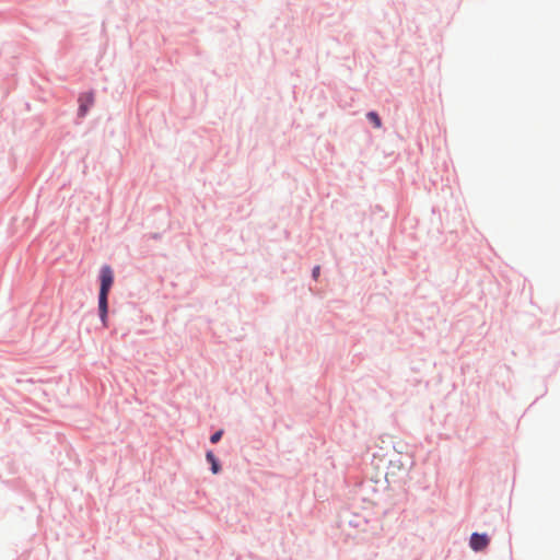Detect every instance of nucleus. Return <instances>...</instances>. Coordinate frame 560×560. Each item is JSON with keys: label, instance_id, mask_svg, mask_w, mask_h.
I'll return each instance as SVG.
<instances>
[{"label": "nucleus", "instance_id": "obj_4", "mask_svg": "<svg viewBox=\"0 0 560 560\" xmlns=\"http://www.w3.org/2000/svg\"><path fill=\"white\" fill-rule=\"evenodd\" d=\"M207 459L211 463V469H212V472H213V474H218V472H219V470H220V466H219V464H218V462H217V459H215V457H214L213 453L208 452V453H207Z\"/></svg>", "mask_w": 560, "mask_h": 560}, {"label": "nucleus", "instance_id": "obj_5", "mask_svg": "<svg viewBox=\"0 0 560 560\" xmlns=\"http://www.w3.org/2000/svg\"><path fill=\"white\" fill-rule=\"evenodd\" d=\"M368 118L371 120L375 128H381L382 122L378 115L375 112L368 113Z\"/></svg>", "mask_w": 560, "mask_h": 560}, {"label": "nucleus", "instance_id": "obj_7", "mask_svg": "<svg viewBox=\"0 0 560 560\" xmlns=\"http://www.w3.org/2000/svg\"><path fill=\"white\" fill-rule=\"evenodd\" d=\"M318 275H319V266H316L313 269V277H314V279H317Z\"/></svg>", "mask_w": 560, "mask_h": 560}, {"label": "nucleus", "instance_id": "obj_6", "mask_svg": "<svg viewBox=\"0 0 560 560\" xmlns=\"http://www.w3.org/2000/svg\"><path fill=\"white\" fill-rule=\"evenodd\" d=\"M222 434H223V431H222V430H219V431L214 432V433L211 435V438H210L211 443H217V442H219V441H220V439H221V436H222Z\"/></svg>", "mask_w": 560, "mask_h": 560}, {"label": "nucleus", "instance_id": "obj_1", "mask_svg": "<svg viewBox=\"0 0 560 560\" xmlns=\"http://www.w3.org/2000/svg\"><path fill=\"white\" fill-rule=\"evenodd\" d=\"M114 283V275L113 270L109 266H104L101 269V288H100V296H98V310L100 317L103 325L107 326V296L108 292Z\"/></svg>", "mask_w": 560, "mask_h": 560}, {"label": "nucleus", "instance_id": "obj_3", "mask_svg": "<svg viewBox=\"0 0 560 560\" xmlns=\"http://www.w3.org/2000/svg\"><path fill=\"white\" fill-rule=\"evenodd\" d=\"M94 103L93 94L86 93L80 97V107H79V114L81 116H84L89 109L90 106H92Z\"/></svg>", "mask_w": 560, "mask_h": 560}, {"label": "nucleus", "instance_id": "obj_2", "mask_svg": "<svg viewBox=\"0 0 560 560\" xmlns=\"http://www.w3.org/2000/svg\"><path fill=\"white\" fill-rule=\"evenodd\" d=\"M470 548L475 551H481L489 545V538L485 534L474 533L469 541Z\"/></svg>", "mask_w": 560, "mask_h": 560}]
</instances>
